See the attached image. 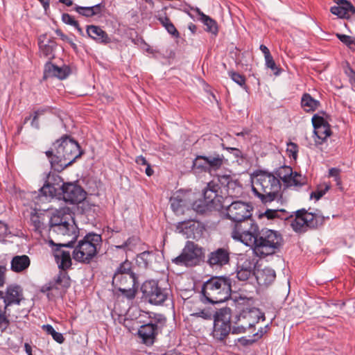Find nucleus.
<instances>
[{
	"label": "nucleus",
	"instance_id": "f257e3e1",
	"mask_svg": "<svg viewBox=\"0 0 355 355\" xmlns=\"http://www.w3.org/2000/svg\"><path fill=\"white\" fill-rule=\"evenodd\" d=\"M53 148L45 152L52 168L62 171L81 156L78 143L67 135L62 136L53 144Z\"/></svg>",
	"mask_w": 355,
	"mask_h": 355
},
{
	"label": "nucleus",
	"instance_id": "f03ea898",
	"mask_svg": "<svg viewBox=\"0 0 355 355\" xmlns=\"http://www.w3.org/2000/svg\"><path fill=\"white\" fill-rule=\"evenodd\" d=\"M202 301L209 304H219L231 297L232 282L225 276H214L204 282L202 286Z\"/></svg>",
	"mask_w": 355,
	"mask_h": 355
},
{
	"label": "nucleus",
	"instance_id": "7ed1b4c3",
	"mask_svg": "<svg viewBox=\"0 0 355 355\" xmlns=\"http://www.w3.org/2000/svg\"><path fill=\"white\" fill-rule=\"evenodd\" d=\"M252 190L261 202H271L280 196L281 183L273 174L267 172L257 173L252 182Z\"/></svg>",
	"mask_w": 355,
	"mask_h": 355
},
{
	"label": "nucleus",
	"instance_id": "20e7f679",
	"mask_svg": "<svg viewBox=\"0 0 355 355\" xmlns=\"http://www.w3.org/2000/svg\"><path fill=\"white\" fill-rule=\"evenodd\" d=\"M102 245L101 234L94 232L87 233L77 241L72 252L73 259L79 263L88 264L97 255Z\"/></svg>",
	"mask_w": 355,
	"mask_h": 355
},
{
	"label": "nucleus",
	"instance_id": "39448f33",
	"mask_svg": "<svg viewBox=\"0 0 355 355\" xmlns=\"http://www.w3.org/2000/svg\"><path fill=\"white\" fill-rule=\"evenodd\" d=\"M142 298L155 306H163L171 301L172 291L166 283L154 279L145 281L141 286Z\"/></svg>",
	"mask_w": 355,
	"mask_h": 355
},
{
	"label": "nucleus",
	"instance_id": "423d86ee",
	"mask_svg": "<svg viewBox=\"0 0 355 355\" xmlns=\"http://www.w3.org/2000/svg\"><path fill=\"white\" fill-rule=\"evenodd\" d=\"M282 243V237L278 232L264 228L259 231L252 250L257 256L266 257L275 254Z\"/></svg>",
	"mask_w": 355,
	"mask_h": 355
},
{
	"label": "nucleus",
	"instance_id": "0eeeda50",
	"mask_svg": "<svg viewBox=\"0 0 355 355\" xmlns=\"http://www.w3.org/2000/svg\"><path fill=\"white\" fill-rule=\"evenodd\" d=\"M149 320L148 322L141 325L137 331L141 343L148 347L154 344L159 331L166 322V317L159 313H150Z\"/></svg>",
	"mask_w": 355,
	"mask_h": 355
},
{
	"label": "nucleus",
	"instance_id": "6e6552de",
	"mask_svg": "<svg viewBox=\"0 0 355 355\" xmlns=\"http://www.w3.org/2000/svg\"><path fill=\"white\" fill-rule=\"evenodd\" d=\"M259 228L257 223L251 218L234 223L231 236L235 241H241L247 246L253 247L259 235Z\"/></svg>",
	"mask_w": 355,
	"mask_h": 355
},
{
	"label": "nucleus",
	"instance_id": "1a4fd4ad",
	"mask_svg": "<svg viewBox=\"0 0 355 355\" xmlns=\"http://www.w3.org/2000/svg\"><path fill=\"white\" fill-rule=\"evenodd\" d=\"M232 310L225 307L220 309L214 313V327L211 336L217 341H224L229 336L232 327Z\"/></svg>",
	"mask_w": 355,
	"mask_h": 355
},
{
	"label": "nucleus",
	"instance_id": "9d476101",
	"mask_svg": "<svg viewBox=\"0 0 355 355\" xmlns=\"http://www.w3.org/2000/svg\"><path fill=\"white\" fill-rule=\"evenodd\" d=\"M71 220L72 216L69 208L56 210L50 218V232L62 236L73 234V225L69 223Z\"/></svg>",
	"mask_w": 355,
	"mask_h": 355
},
{
	"label": "nucleus",
	"instance_id": "9b49d317",
	"mask_svg": "<svg viewBox=\"0 0 355 355\" xmlns=\"http://www.w3.org/2000/svg\"><path fill=\"white\" fill-rule=\"evenodd\" d=\"M324 221V217L319 213L308 212L303 209L295 212V218L291 222V226L295 232H302L306 227L317 228Z\"/></svg>",
	"mask_w": 355,
	"mask_h": 355
},
{
	"label": "nucleus",
	"instance_id": "f8f14e48",
	"mask_svg": "<svg viewBox=\"0 0 355 355\" xmlns=\"http://www.w3.org/2000/svg\"><path fill=\"white\" fill-rule=\"evenodd\" d=\"M203 255V249L191 241H187L181 254L172 259L178 266L191 267L198 265Z\"/></svg>",
	"mask_w": 355,
	"mask_h": 355
},
{
	"label": "nucleus",
	"instance_id": "ddd939ff",
	"mask_svg": "<svg viewBox=\"0 0 355 355\" xmlns=\"http://www.w3.org/2000/svg\"><path fill=\"white\" fill-rule=\"evenodd\" d=\"M76 238V235H73L72 239L71 241L64 243H55L51 239L49 241V245L52 247L53 250L55 260L58 266V268L61 270H67V269L70 268L72 263L70 252L69 251L62 250L60 249V248L73 247V244L75 243Z\"/></svg>",
	"mask_w": 355,
	"mask_h": 355
},
{
	"label": "nucleus",
	"instance_id": "4468645a",
	"mask_svg": "<svg viewBox=\"0 0 355 355\" xmlns=\"http://www.w3.org/2000/svg\"><path fill=\"white\" fill-rule=\"evenodd\" d=\"M252 207L247 202L235 200L225 208V216L234 223L245 220L252 216Z\"/></svg>",
	"mask_w": 355,
	"mask_h": 355
},
{
	"label": "nucleus",
	"instance_id": "2eb2a0df",
	"mask_svg": "<svg viewBox=\"0 0 355 355\" xmlns=\"http://www.w3.org/2000/svg\"><path fill=\"white\" fill-rule=\"evenodd\" d=\"M278 175L286 187H295L296 189L304 185L306 182L305 176L297 171H293L290 166H284L278 171Z\"/></svg>",
	"mask_w": 355,
	"mask_h": 355
},
{
	"label": "nucleus",
	"instance_id": "dca6fc26",
	"mask_svg": "<svg viewBox=\"0 0 355 355\" xmlns=\"http://www.w3.org/2000/svg\"><path fill=\"white\" fill-rule=\"evenodd\" d=\"M62 192L63 200L72 205L81 203L86 198L84 189L73 183H62Z\"/></svg>",
	"mask_w": 355,
	"mask_h": 355
},
{
	"label": "nucleus",
	"instance_id": "f3484780",
	"mask_svg": "<svg viewBox=\"0 0 355 355\" xmlns=\"http://www.w3.org/2000/svg\"><path fill=\"white\" fill-rule=\"evenodd\" d=\"M260 319L265 320L264 314L259 309L250 308L243 309L239 315L236 316L233 322L234 324L241 323L248 329L258 323Z\"/></svg>",
	"mask_w": 355,
	"mask_h": 355
},
{
	"label": "nucleus",
	"instance_id": "a211bd4d",
	"mask_svg": "<svg viewBox=\"0 0 355 355\" xmlns=\"http://www.w3.org/2000/svg\"><path fill=\"white\" fill-rule=\"evenodd\" d=\"M254 268V259L246 254H241L236 264V277L240 281H246L255 274Z\"/></svg>",
	"mask_w": 355,
	"mask_h": 355
},
{
	"label": "nucleus",
	"instance_id": "6ab92c4d",
	"mask_svg": "<svg viewBox=\"0 0 355 355\" xmlns=\"http://www.w3.org/2000/svg\"><path fill=\"white\" fill-rule=\"evenodd\" d=\"M23 299L22 291L19 286H9L6 292H2L0 295V300H3V307L6 311H9L10 306L17 304L19 305Z\"/></svg>",
	"mask_w": 355,
	"mask_h": 355
},
{
	"label": "nucleus",
	"instance_id": "aec40b11",
	"mask_svg": "<svg viewBox=\"0 0 355 355\" xmlns=\"http://www.w3.org/2000/svg\"><path fill=\"white\" fill-rule=\"evenodd\" d=\"M230 252L228 248H219L208 254L207 263L212 268H222L229 264L230 260Z\"/></svg>",
	"mask_w": 355,
	"mask_h": 355
},
{
	"label": "nucleus",
	"instance_id": "412c9836",
	"mask_svg": "<svg viewBox=\"0 0 355 355\" xmlns=\"http://www.w3.org/2000/svg\"><path fill=\"white\" fill-rule=\"evenodd\" d=\"M71 73L69 67L63 65L62 67H58L51 62H48L44 65L43 78L47 79L49 78L55 77L60 80L65 79Z\"/></svg>",
	"mask_w": 355,
	"mask_h": 355
},
{
	"label": "nucleus",
	"instance_id": "4be33fe9",
	"mask_svg": "<svg viewBox=\"0 0 355 355\" xmlns=\"http://www.w3.org/2000/svg\"><path fill=\"white\" fill-rule=\"evenodd\" d=\"M131 262L125 260L119 266L113 276L114 284H122L123 275H128L131 284L134 286L136 277L135 273L131 270Z\"/></svg>",
	"mask_w": 355,
	"mask_h": 355
},
{
	"label": "nucleus",
	"instance_id": "5701e85b",
	"mask_svg": "<svg viewBox=\"0 0 355 355\" xmlns=\"http://www.w3.org/2000/svg\"><path fill=\"white\" fill-rule=\"evenodd\" d=\"M338 6L331 8L330 11L333 15L340 18H349L355 13V8L347 0H334Z\"/></svg>",
	"mask_w": 355,
	"mask_h": 355
},
{
	"label": "nucleus",
	"instance_id": "b1692460",
	"mask_svg": "<svg viewBox=\"0 0 355 355\" xmlns=\"http://www.w3.org/2000/svg\"><path fill=\"white\" fill-rule=\"evenodd\" d=\"M218 180L226 189L227 195L230 197H237L241 194L242 187L234 181L230 175H218Z\"/></svg>",
	"mask_w": 355,
	"mask_h": 355
},
{
	"label": "nucleus",
	"instance_id": "393cba45",
	"mask_svg": "<svg viewBox=\"0 0 355 355\" xmlns=\"http://www.w3.org/2000/svg\"><path fill=\"white\" fill-rule=\"evenodd\" d=\"M200 224L193 220H184L178 223L175 232L184 235L187 238H196L195 231L198 229Z\"/></svg>",
	"mask_w": 355,
	"mask_h": 355
},
{
	"label": "nucleus",
	"instance_id": "a878e982",
	"mask_svg": "<svg viewBox=\"0 0 355 355\" xmlns=\"http://www.w3.org/2000/svg\"><path fill=\"white\" fill-rule=\"evenodd\" d=\"M87 35L97 43L107 44L111 42V39L101 27L95 25L87 26Z\"/></svg>",
	"mask_w": 355,
	"mask_h": 355
},
{
	"label": "nucleus",
	"instance_id": "bb28decb",
	"mask_svg": "<svg viewBox=\"0 0 355 355\" xmlns=\"http://www.w3.org/2000/svg\"><path fill=\"white\" fill-rule=\"evenodd\" d=\"M31 264V259L26 254L14 256L10 261V269L15 272L26 270Z\"/></svg>",
	"mask_w": 355,
	"mask_h": 355
},
{
	"label": "nucleus",
	"instance_id": "cd10ccee",
	"mask_svg": "<svg viewBox=\"0 0 355 355\" xmlns=\"http://www.w3.org/2000/svg\"><path fill=\"white\" fill-rule=\"evenodd\" d=\"M276 273L275 270L270 268H265L258 270L256 274V278L260 286H268L275 279Z\"/></svg>",
	"mask_w": 355,
	"mask_h": 355
},
{
	"label": "nucleus",
	"instance_id": "c85d7f7f",
	"mask_svg": "<svg viewBox=\"0 0 355 355\" xmlns=\"http://www.w3.org/2000/svg\"><path fill=\"white\" fill-rule=\"evenodd\" d=\"M54 181L55 182L51 183L48 180L40 189L42 196L53 198L56 196L59 190H62V185H60V178L59 176L54 178Z\"/></svg>",
	"mask_w": 355,
	"mask_h": 355
},
{
	"label": "nucleus",
	"instance_id": "c756f323",
	"mask_svg": "<svg viewBox=\"0 0 355 355\" xmlns=\"http://www.w3.org/2000/svg\"><path fill=\"white\" fill-rule=\"evenodd\" d=\"M320 105V102L313 98L309 94L305 93L302 95L301 98V106L304 112H314L318 109Z\"/></svg>",
	"mask_w": 355,
	"mask_h": 355
},
{
	"label": "nucleus",
	"instance_id": "7c9ffc66",
	"mask_svg": "<svg viewBox=\"0 0 355 355\" xmlns=\"http://www.w3.org/2000/svg\"><path fill=\"white\" fill-rule=\"evenodd\" d=\"M219 187L213 181L209 182L203 190L204 200L207 204L213 203L218 196Z\"/></svg>",
	"mask_w": 355,
	"mask_h": 355
},
{
	"label": "nucleus",
	"instance_id": "2f4dec72",
	"mask_svg": "<svg viewBox=\"0 0 355 355\" xmlns=\"http://www.w3.org/2000/svg\"><path fill=\"white\" fill-rule=\"evenodd\" d=\"M170 201L171 209L175 214L183 213L184 208L189 207V202L186 196L182 197L178 195L175 197L171 198Z\"/></svg>",
	"mask_w": 355,
	"mask_h": 355
},
{
	"label": "nucleus",
	"instance_id": "473e14b6",
	"mask_svg": "<svg viewBox=\"0 0 355 355\" xmlns=\"http://www.w3.org/2000/svg\"><path fill=\"white\" fill-rule=\"evenodd\" d=\"M28 318V311L22 309L19 312L18 315L11 314L9 316L10 321L15 324V326L19 329H23L27 325V320Z\"/></svg>",
	"mask_w": 355,
	"mask_h": 355
},
{
	"label": "nucleus",
	"instance_id": "72a5a7b5",
	"mask_svg": "<svg viewBox=\"0 0 355 355\" xmlns=\"http://www.w3.org/2000/svg\"><path fill=\"white\" fill-rule=\"evenodd\" d=\"M207 172L211 173L219 169L223 164L224 157L222 155L215 154L207 156Z\"/></svg>",
	"mask_w": 355,
	"mask_h": 355
},
{
	"label": "nucleus",
	"instance_id": "f704fd0d",
	"mask_svg": "<svg viewBox=\"0 0 355 355\" xmlns=\"http://www.w3.org/2000/svg\"><path fill=\"white\" fill-rule=\"evenodd\" d=\"M140 243V239L137 236L129 237L121 244L116 245L115 248L119 250H123L125 252L134 251L137 246Z\"/></svg>",
	"mask_w": 355,
	"mask_h": 355
},
{
	"label": "nucleus",
	"instance_id": "c9c22d12",
	"mask_svg": "<svg viewBox=\"0 0 355 355\" xmlns=\"http://www.w3.org/2000/svg\"><path fill=\"white\" fill-rule=\"evenodd\" d=\"M56 47L55 42L49 40L47 44L40 43V52L41 55L49 59H53L54 58V51Z\"/></svg>",
	"mask_w": 355,
	"mask_h": 355
},
{
	"label": "nucleus",
	"instance_id": "e433bc0d",
	"mask_svg": "<svg viewBox=\"0 0 355 355\" xmlns=\"http://www.w3.org/2000/svg\"><path fill=\"white\" fill-rule=\"evenodd\" d=\"M207 156L199 155L193 161L192 170L194 173L207 172Z\"/></svg>",
	"mask_w": 355,
	"mask_h": 355
},
{
	"label": "nucleus",
	"instance_id": "4c0bfd02",
	"mask_svg": "<svg viewBox=\"0 0 355 355\" xmlns=\"http://www.w3.org/2000/svg\"><path fill=\"white\" fill-rule=\"evenodd\" d=\"M200 19L206 26L205 31L214 35H217L218 29L216 21L210 17L202 13Z\"/></svg>",
	"mask_w": 355,
	"mask_h": 355
},
{
	"label": "nucleus",
	"instance_id": "58836bf2",
	"mask_svg": "<svg viewBox=\"0 0 355 355\" xmlns=\"http://www.w3.org/2000/svg\"><path fill=\"white\" fill-rule=\"evenodd\" d=\"M314 134L318 137V139L320 140V141L317 142L322 144L331 134L330 125L327 123L318 128H315V130H314Z\"/></svg>",
	"mask_w": 355,
	"mask_h": 355
},
{
	"label": "nucleus",
	"instance_id": "ea45409f",
	"mask_svg": "<svg viewBox=\"0 0 355 355\" xmlns=\"http://www.w3.org/2000/svg\"><path fill=\"white\" fill-rule=\"evenodd\" d=\"M160 24L166 28L168 33L173 36L178 37L179 33L177 31L176 28L173 25V24L171 21L170 19L166 17H159L158 18Z\"/></svg>",
	"mask_w": 355,
	"mask_h": 355
},
{
	"label": "nucleus",
	"instance_id": "a19ab883",
	"mask_svg": "<svg viewBox=\"0 0 355 355\" xmlns=\"http://www.w3.org/2000/svg\"><path fill=\"white\" fill-rule=\"evenodd\" d=\"M42 329L46 331V333L49 335H51L53 339L58 343L59 344H62L64 341V338L61 333L57 332L51 324H43L42 326Z\"/></svg>",
	"mask_w": 355,
	"mask_h": 355
},
{
	"label": "nucleus",
	"instance_id": "79ce46f5",
	"mask_svg": "<svg viewBox=\"0 0 355 355\" xmlns=\"http://www.w3.org/2000/svg\"><path fill=\"white\" fill-rule=\"evenodd\" d=\"M153 257V252L144 251L137 257V263L144 268H148Z\"/></svg>",
	"mask_w": 355,
	"mask_h": 355
},
{
	"label": "nucleus",
	"instance_id": "37998d69",
	"mask_svg": "<svg viewBox=\"0 0 355 355\" xmlns=\"http://www.w3.org/2000/svg\"><path fill=\"white\" fill-rule=\"evenodd\" d=\"M214 313L215 312L211 309L205 308L191 313V316L193 318H200L205 320H211L214 319Z\"/></svg>",
	"mask_w": 355,
	"mask_h": 355
},
{
	"label": "nucleus",
	"instance_id": "c03bdc74",
	"mask_svg": "<svg viewBox=\"0 0 355 355\" xmlns=\"http://www.w3.org/2000/svg\"><path fill=\"white\" fill-rule=\"evenodd\" d=\"M337 38L351 51H355V38L345 34L336 33Z\"/></svg>",
	"mask_w": 355,
	"mask_h": 355
},
{
	"label": "nucleus",
	"instance_id": "a18cd8bd",
	"mask_svg": "<svg viewBox=\"0 0 355 355\" xmlns=\"http://www.w3.org/2000/svg\"><path fill=\"white\" fill-rule=\"evenodd\" d=\"M55 284L60 286L62 288H69L70 286V278L66 270H60L56 279Z\"/></svg>",
	"mask_w": 355,
	"mask_h": 355
},
{
	"label": "nucleus",
	"instance_id": "49530a36",
	"mask_svg": "<svg viewBox=\"0 0 355 355\" xmlns=\"http://www.w3.org/2000/svg\"><path fill=\"white\" fill-rule=\"evenodd\" d=\"M228 76L235 83L244 89H247L246 79L244 76L234 71H229Z\"/></svg>",
	"mask_w": 355,
	"mask_h": 355
},
{
	"label": "nucleus",
	"instance_id": "de8ad7c7",
	"mask_svg": "<svg viewBox=\"0 0 355 355\" xmlns=\"http://www.w3.org/2000/svg\"><path fill=\"white\" fill-rule=\"evenodd\" d=\"M62 20L64 23L73 26L81 35H83V31L79 26L78 22L73 19L69 14L64 13L62 15Z\"/></svg>",
	"mask_w": 355,
	"mask_h": 355
},
{
	"label": "nucleus",
	"instance_id": "09e8293b",
	"mask_svg": "<svg viewBox=\"0 0 355 355\" xmlns=\"http://www.w3.org/2000/svg\"><path fill=\"white\" fill-rule=\"evenodd\" d=\"M209 204H207V202L204 200H196L193 202H189V207L191 206L192 209L196 211L198 213L203 214L207 210V206Z\"/></svg>",
	"mask_w": 355,
	"mask_h": 355
},
{
	"label": "nucleus",
	"instance_id": "8fccbe9b",
	"mask_svg": "<svg viewBox=\"0 0 355 355\" xmlns=\"http://www.w3.org/2000/svg\"><path fill=\"white\" fill-rule=\"evenodd\" d=\"M330 189L329 184H324V187H318L317 189L310 194L311 199H315L316 200H320Z\"/></svg>",
	"mask_w": 355,
	"mask_h": 355
},
{
	"label": "nucleus",
	"instance_id": "3c124183",
	"mask_svg": "<svg viewBox=\"0 0 355 355\" xmlns=\"http://www.w3.org/2000/svg\"><path fill=\"white\" fill-rule=\"evenodd\" d=\"M286 153L290 158L296 160L298 153V146L293 142L287 144Z\"/></svg>",
	"mask_w": 355,
	"mask_h": 355
},
{
	"label": "nucleus",
	"instance_id": "603ef678",
	"mask_svg": "<svg viewBox=\"0 0 355 355\" xmlns=\"http://www.w3.org/2000/svg\"><path fill=\"white\" fill-rule=\"evenodd\" d=\"M119 291L121 292V295L128 300H132L137 293V290L135 288H119Z\"/></svg>",
	"mask_w": 355,
	"mask_h": 355
},
{
	"label": "nucleus",
	"instance_id": "864d4df0",
	"mask_svg": "<svg viewBox=\"0 0 355 355\" xmlns=\"http://www.w3.org/2000/svg\"><path fill=\"white\" fill-rule=\"evenodd\" d=\"M266 66L270 69L275 75L279 74V69L277 67L275 62L272 55L265 58Z\"/></svg>",
	"mask_w": 355,
	"mask_h": 355
},
{
	"label": "nucleus",
	"instance_id": "5fc2aeb1",
	"mask_svg": "<svg viewBox=\"0 0 355 355\" xmlns=\"http://www.w3.org/2000/svg\"><path fill=\"white\" fill-rule=\"evenodd\" d=\"M31 221L34 227V230L36 232H41V230L43 228V223L40 220V217L37 216V214H33L31 216Z\"/></svg>",
	"mask_w": 355,
	"mask_h": 355
},
{
	"label": "nucleus",
	"instance_id": "6e6d98bb",
	"mask_svg": "<svg viewBox=\"0 0 355 355\" xmlns=\"http://www.w3.org/2000/svg\"><path fill=\"white\" fill-rule=\"evenodd\" d=\"M327 123L328 122L326 121V120L322 116H320L318 114H315L312 117V124L314 128V130H315V128H318Z\"/></svg>",
	"mask_w": 355,
	"mask_h": 355
},
{
	"label": "nucleus",
	"instance_id": "4d7b16f0",
	"mask_svg": "<svg viewBox=\"0 0 355 355\" xmlns=\"http://www.w3.org/2000/svg\"><path fill=\"white\" fill-rule=\"evenodd\" d=\"M340 174V170L338 168H331L329 170V177L334 178L338 186L341 185V178Z\"/></svg>",
	"mask_w": 355,
	"mask_h": 355
},
{
	"label": "nucleus",
	"instance_id": "13d9d810",
	"mask_svg": "<svg viewBox=\"0 0 355 355\" xmlns=\"http://www.w3.org/2000/svg\"><path fill=\"white\" fill-rule=\"evenodd\" d=\"M75 10L78 13L83 16H85L87 17L93 16V14L92 13V8L90 6L82 7L76 6Z\"/></svg>",
	"mask_w": 355,
	"mask_h": 355
},
{
	"label": "nucleus",
	"instance_id": "bf43d9fd",
	"mask_svg": "<svg viewBox=\"0 0 355 355\" xmlns=\"http://www.w3.org/2000/svg\"><path fill=\"white\" fill-rule=\"evenodd\" d=\"M222 147L223 149L227 150L230 153H231L235 158H243V154L239 148L226 147L224 144H222Z\"/></svg>",
	"mask_w": 355,
	"mask_h": 355
},
{
	"label": "nucleus",
	"instance_id": "052dcab7",
	"mask_svg": "<svg viewBox=\"0 0 355 355\" xmlns=\"http://www.w3.org/2000/svg\"><path fill=\"white\" fill-rule=\"evenodd\" d=\"M55 34L60 37V38L67 43H69L72 47L76 48V44L71 40L68 36H67L65 34H64L61 30L57 29L55 31Z\"/></svg>",
	"mask_w": 355,
	"mask_h": 355
},
{
	"label": "nucleus",
	"instance_id": "680f3d73",
	"mask_svg": "<svg viewBox=\"0 0 355 355\" xmlns=\"http://www.w3.org/2000/svg\"><path fill=\"white\" fill-rule=\"evenodd\" d=\"M235 325L232 328L231 331L234 334H243L246 331L247 328L244 327L241 323L234 324Z\"/></svg>",
	"mask_w": 355,
	"mask_h": 355
},
{
	"label": "nucleus",
	"instance_id": "e2e57ef3",
	"mask_svg": "<svg viewBox=\"0 0 355 355\" xmlns=\"http://www.w3.org/2000/svg\"><path fill=\"white\" fill-rule=\"evenodd\" d=\"M90 7L92 8V13L93 14V16H94L101 14L103 9L105 8V6L101 3Z\"/></svg>",
	"mask_w": 355,
	"mask_h": 355
},
{
	"label": "nucleus",
	"instance_id": "0e129e2a",
	"mask_svg": "<svg viewBox=\"0 0 355 355\" xmlns=\"http://www.w3.org/2000/svg\"><path fill=\"white\" fill-rule=\"evenodd\" d=\"M5 272L6 268L0 266V288L3 286L5 283Z\"/></svg>",
	"mask_w": 355,
	"mask_h": 355
},
{
	"label": "nucleus",
	"instance_id": "69168bd1",
	"mask_svg": "<svg viewBox=\"0 0 355 355\" xmlns=\"http://www.w3.org/2000/svg\"><path fill=\"white\" fill-rule=\"evenodd\" d=\"M135 162L138 165L140 166H146L148 164L146 158L142 155L137 157Z\"/></svg>",
	"mask_w": 355,
	"mask_h": 355
},
{
	"label": "nucleus",
	"instance_id": "338daca9",
	"mask_svg": "<svg viewBox=\"0 0 355 355\" xmlns=\"http://www.w3.org/2000/svg\"><path fill=\"white\" fill-rule=\"evenodd\" d=\"M238 342L243 346L248 345L254 342V340H250L245 337H241L238 339Z\"/></svg>",
	"mask_w": 355,
	"mask_h": 355
},
{
	"label": "nucleus",
	"instance_id": "774afa93",
	"mask_svg": "<svg viewBox=\"0 0 355 355\" xmlns=\"http://www.w3.org/2000/svg\"><path fill=\"white\" fill-rule=\"evenodd\" d=\"M47 111H49L48 107L40 108L34 112L33 115L39 118L40 116L43 115Z\"/></svg>",
	"mask_w": 355,
	"mask_h": 355
}]
</instances>
